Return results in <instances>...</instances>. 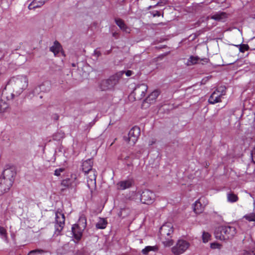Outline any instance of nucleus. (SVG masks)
I'll use <instances>...</instances> for the list:
<instances>
[{
    "label": "nucleus",
    "instance_id": "f257e3e1",
    "mask_svg": "<svg viewBox=\"0 0 255 255\" xmlns=\"http://www.w3.org/2000/svg\"><path fill=\"white\" fill-rule=\"evenodd\" d=\"M16 175L15 167L6 165L0 176V196L8 192L12 187Z\"/></svg>",
    "mask_w": 255,
    "mask_h": 255
},
{
    "label": "nucleus",
    "instance_id": "f03ea898",
    "mask_svg": "<svg viewBox=\"0 0 255 255\" xmlns=\"http://www.w3.org/2000/svg\"><path fill=\"white\" fill-rule=\"evenodd\" d=\"M10 83L12 85L13 92L16 96H18L27 88L28 80L25 76H17L11 78Z\"/></svg>",
    "mask_w": 255,
    "mask_h": 255
},
{
    "label": "nucleus",
    "instance_id": "7ed1b4c3",
    "mask_svg": "<svg viewBox=\"0 0 255 255\" xmlns=\"http://www.w3.org/2000/svg\"><path fill=\"white\" fill-rule=\"evenodd\" d=\"M236 234V228L230 226L219 227L215 232L216 238L220 240H226L232 239Z\"/></svg>",
    "mask_w": 255,
    "mask_h": 255
},
{
    "label": "nucleus",
    "instance_id": "20e7f679",
    "mask_svg": "<svg viewBox=\"0 0 255 255\" xmlns=\"http://www.w3.org/2000/svg\"><path fill=\"white\" fill-rule=\"evenodd\" d=\"M122 76V73H116L110 76L108 79L102 80L99 83V88L103 91L113 90L119 83Z\"/></svg>",
    "mask_w": 255,
    "mask_h": 255
},
{
    "label": "nucleus",
    "instance_id": "39448f33",
    "mask_svg": "<svg viewBox=\"0 0 255 255\" xmlns=\"http://www.w3.org/2000/svg\"><path fill=\"white\" fill-rule=\"evenodd\" d=\"M93 164V162L92 159H88L84 161L82 165V171L85 172V174H91L88 177L89 179V180H88V186L89 185V181L93 183L95 185L96 184V175L95 173L96 171L95 170H93L92 169Z\"/></svg>",
    "mask_w": 255,
    "mask_h": 255
},
{
    "label": "nucleus",
    "instance_id": "423d86ee",
    "mask_svg": "<svg viewBox=\"0 0 255 255\" xmlns=\"http://www.w3.org/2000/svg\"><path fill=\"white\" fill-rule=\"evenodd\" d=\"M65 217L64 214L61 212L57 210L55 212V232L54 234L56 236L61 235V231L63 230L65 226Z\"/></svg>",
    "mask_w": 255,
    "mask_h": 255
},
{
    "label": "nucleus",
    "instance_id": "0eeeda50",
    "mask_svg": "<svg viewBox=\"0 0 255 255\" xmlns=\"http://www.w3.org/2000/svg\"><path fill=\"white\" fill-rule=\"evenodd\" d=\"M148 89V86L144 83L137 84L134 87L130 94V96H133L134 100H141L145 95Z\"/></svg>",
    "mask_w": 255,
    "mask_h": 255
},
{
    "label": "nucleus",
    "instance_id": "6e6552de",
    "mask_svg": "<svg viewBox=\"0 0 255 255\" xmlns=\"http://www.w3.org/2000/svg\"><path fill=\"white\" fill-rule=\"evenodd\" d=\"M140 134V128L137 126H134L130 129L128 134L124 136L123 138L125 141L134 145L137 141Z\"/></svg>",
    "mask_w": 255,
    "mask_h": 255
},
{
    "label": "nucleus",
    "instance_id": "1a4fd4ad",
    "mask_svg": "<svg viewBox=\"0 0 255 255\" xmlns=\"http://www.w3.org/2000/svg\"><path fill=\"white\" fill-rule=\"evenodd\" d=\"M155 195L148 189L143 190L140 194V201L142 204L151 205L155 201Z\"/></svg>",
    "mask_w": 255,
    "mask_h": 255
},
{
    "label": "nucleus",
    "instance_id": "9d476101",
    "mask_svg": "<svg viewBox=\"0 0 255 255\" xmlns=\"http://www.w3.org/2000/svg\"><path fill=\"white\" fill-rule=\"evenodd\" d=\"M189 247V243L183 240L178 241L176 245L172 247V252L176 255L183 253Z\"/></svg>",
    "mask_w": 255,
    "mask_h": 255
},
{
    "label": "nucleus",
    "instance_id": "9b49d317",
    "mask_svg": "<svg viewBox=\"0 0 255 255\" xmlns=\"http://www.w3.org/2000/svg\"><path fill=\"white\" fill-rule=\"evenodd\" d=\"M71 230L74 241L75 243H78L81 240L85 229H82L80 227H75V224H74L72 227Z\"/></svg>",
    "mask_w": 255,
    "mask_h": 255
},
{
    "label": "nucleus",
    "instance_id": "f8f14e48",
    "mask_svg": "<svg viewBox=\"0 0 255 255\" xmlns=\"http://www.w3.org/2000/svg\"><path fill=\"white\" fill-rule=\"evenodd\" d=\"M134 184V181L132 179L121 181L117 183L118 189L119 190H125L131 187Z\"/></svg>",
    "mask_w": 255,
    "mask_h": 255
},
{
    "label": "nucleus",
    "instance_id": "ddd939ff",
    "mask_svg": "<svg viewBox=\"0 0 255 255\" xmlns=\"http://www.w3.org/2000/svg\"><path fill=\"white\" fill-rule=\"evenodd\" d=\"M160 94V92L158 90H155L153 91L152 93H151L148 97L145 98L143 102L142 105H143L145 103H148L149 104H151L153 103L157 98Z\"/></svg>",
    "mask_w": 255,
    "mask_h": 255
},
{
    "label": "nucleus",
    "instance_id": "4468645a",
    "mask_svg": "<svg viewBox=\"0 0 255 255\" xmlns=\"http://www.w3.org/2000/svg\"><path fill=\"white\" fill-rule=\"evenodd\" d=\"M159 233L162 237L166 238L170 236L173 233L172 227H170L166 225H162L159 230Z\"/></svg>",
    "mask_w": 255,
    "mask_h": 255
},
{
    "label": "nucleus",
    "instance_id": "2eb2a0df",
    "mask_svg": "<svg viewBox=\"0 0 255 255\" xmlns=\"http://www.w3.org/2000/svg\"><path fill=\"white\" fill-rule=\"evenodd\" d=\"M45 86V83H42V84L36 87L34 89L30 90L27 93L26 96L31 98L35 95L38 94L41 92H44L43 87Z\"/></svg>",
    "mask_w": 255,
    "mask_h": 255
},
{
    "label": "nucleus",
    "instance_id": "dca6fc26",
    "mask_svg": "<svg viewBox=\"0 0 255 255\" xmlns=\"http://www.w3.org/2000/svg\"><path fill=\"white\" fill-rule=\"evenodd\" d=\"M228 17V14L223 11H219L212 15L211 18L218 21H225Z\"/></svg>",
    "mask_w": 255,
    "mask_h": 255
},
{
    "label": "nucleus",
    "instance_id": "f3484780",
    "mask_svg": "<svg viewBox=\"0 0 255 255\" xmlns=\"http://www.w3.org/2000/svg\"><path fill=\"white\" fill-rule=\"evenodd\" d=\"M221 95L217 92H214L210 96L208 102L211 104H215L221 102Z\"/></svg>",
    "mask_w": 255,
    "mask_h": 255
},
{
    "label": "nucleus",
    "instance_id": "a211bd4d",
    "mask_svg": "<svg viewBox=\"0 0 255 255\" xmlns=\"http://www.w3.org/2000/svg\"><path fill=\"white\" fill-rule=\"evenodd\" d=\"M62 50L61 44L57 40L54 42L53 45L50 47V51L52 52L55 55L58 54Z\"/></svg>",
    "mask_w": 255,
    "mask_h": 255
},
{
    "label": "nucleus",
    "instance_id": "6ab92c4d",
    "mask_svg": "<svg viewBox=\"0 0 255 255\" xmlns=\"http://www.w3.org/2000/svg\"><path fill=\"white\" fill-rule=\"evenodd\" d=\"M46 0H33L28 5L29 9H34L43 5Z\"/></svg>",
    "mask_w": 255,
    "mask_h": 255
},
{
    "label": "nucleus",
    "instance_id": "aec40b11",
    "mask_svg": "<svg viewBox=\"0 0 255 255\" xmlns=\"http://www.w3.org/2000/svg\"><path fill=\"white\" fill-rule=\"evenodd\" d=\"M80 227L82 229H85L87 226V219L85 215H82L80 216L77 224L75 227Z\"/></svg>",
    "mask_w": 255,
    "mask_h": 255
},
{
    "label": "nucleus",
    "instance_id": "412c9836",
    "mask_svg": "<svg viewBox=\"0 0 255 255\" xmlns=\"http://www.w3.org/2000/svg\"><path fill=\"white\" fill-rule=\"evenodd\" d=\"M254 39L249 42V45L245 44H241L239 45H236L235 46L239 47V50L241 52L244 53L246 51H248L249 49H255V47L250 48L252 43L253 42Z\"/></svg>",
    "mask_w": 255,
    "mask_h": 255
},
{
    "label": "nucleus",
    "instance_id": "4be33fe9",
    "mask_svg": "<svg viewBox=\"0 0 255 255\" xmlns=\"http://www.w3.org/2000/svg\"><path fill=\"white\" fill-rule=\"evenodd\" d=\"M193 211L196 214H200L203 211V207L202 204L199 200H197L192 205Z\"/></svg>",
    "mask_w": 255,
    "mask_h": 255
},
{
    "label": "nucleus",
    "instance_id": "5701e85b",
    "mask_svg": "<svg viewBox=\"0 0 255 255\" xmlns=\"http://www.w3.org/2000/svg\"><path fill=\"white\" fill-rule=\"evenodd\" d=\"M108 224L107 221L104 218H100L99 221L96 224V227L98 229H104Z\"/></svg>",
    "mask_w": 255,
    "mask_h": 255
},
{
    "label": "nucleus",
    "instance_id": "b1692460",
    "mask_svg": "<svg viewBox=\"0 0 255 255\" xmlns=\"http://www.w3.org/2000/svg\"><path fill=\"white\" fill-rule=\"evenodd\" d=\"M227 200L229 202L234 203L239 200V198L236 194L231 192L227 194Z\"/></svg>",
    "mask_w": 255,
    "mask_h": 255
},
{
    "label": "nucleus",
    "instance_id": "393cba45",
    "mask_svg": "<svg viewBox=\"0 0 255 255\" xmlns=\"http://www.w3.org/2000/svg\"><path fill=\"white\" fill-rule=\"evenodd\" d=\"M48 253H49L48 250L37 249L30 251L28 254V255H43Z\"/></svg>",
    "mask_w": 255,
    "mask_h": 255
},
{
    "label": "nucleus",
    "instance_id": "a878e982",
    "mask_svg": "<svg viewBox=\"0 0 255 255\" xmlns=\"http://www.w3.org/2000/svg\"><path fill=\"white\" fill-rule=\"evenodd\" d=\"M115 22L116 24L122 30L127 31L126 29L128 28L127 25L125 24L123 20L121 18H116Z\"/></svg>",
    "mask_w": 255,
    "mask_h": 255
},
{
    "label": "nucleus",
    "instance_id": "bb28decb",
    "mask_svg": "<svg viewBox=\"0 0 255 255\" xmlns=\"http://www.w3.org/2000/svg\"><path fill=\"white\" fill-rule=\"evenodd\" d=\"M200 58L198 56H191L188 59V65H192L199 63Z\"/></svg>",
    "mask_w": 255,
    "mask_h": 255
},
{
    "label": "nucleus",
    "instance_id": "cd10ccee",
    "mask_svg": "<svg viewBox=\"0 0 255 255\" xmlns=\"http://www.w3.org/2000/svg\"><path fill=\"white\" fill-rule=\"evenodd\" d=\"M158 248L156 246H147L143 249L141 252L143 255H147L150 251H156Z\"/></svg>",
    "mask_w": 255,
    "mask_h": 255
},
{
    "label": "nucleus",
    "instance_id": "c85d7f7f",
    "mask_svg": "<svg viewBox=\"0 0 255 255\" xmlns=\"http://www.w3.org/2000/svg\"><path fill=\"white\" fill-rule=\"evenodd\" d=\"M171 236L166 237L165 241H163L162 243L165 247H170L173 244V241L171 239Z\"/></svg>",
    "mask_w": 255,
    "mask_h": 255
},
{
    "label": "nucleus",
    "instance_id": "c756f323",
    "mask_svg": "<svg viewBox=\"0 0 255 255\" xmlns=\"http://www.w3.org/2000/svg\"><path fill=\"white\" fill-rule=\"evenodd\" d=\"M61 184L65 188H69L72 184L71 180L69 178L64 179L62 181Z\"/></svg>",
    "mask_w": 255,
    "mask_h": 255
},
{
    "label": "nucleus",
    "instance_id": "7c9ffc66",
    "mask_svg": "<svg viewBox=\"0 0 255 255\" xmlns=\"http://www.w3.org/2000/svg\"><path fill=\"white\" fill-rule=\"evenodd\" d=\"M244 218L250 222L255 221V213H251L247 214L244 216Z\"/></svg>",
    "mask_w": 255,
    "mask_h": 255
},
{
    "label": "nucleus",
    "instance_id": "2f4dec72",
    "mask_svg": "<svg viewBox=\"0 0 255 255\" xmlns=\"http://www.w3.org/2000/svg\"><path fill=\"white\" fill-rule=\"evenodd\" d=\"M7 108L6 103L2 99H0V112H3Z\"/></svg>",
    "mask_w": 255,
    "mask_h": 255
},
{
    "label": "nucleus",
    "instance_id": "473e14b6",
    "mask_svg": "<svg viewBox=\"0 0 255 255\" xmlns=\"http://www.w3.org/2000/svg\"><path fill=\"white\" fill-rule=\"evenodd\" d=\"M226 88L225 87H219L215 92H217L219 95H221V97L222 96L225 95L226 94Z\"/></svg>",
    "mask_w": 255,
    "mask_h": 255
},
{
    "label": "nucleus",
    "instance_id": "72a5a7b5",
    "mask_svg": "<svg viewBox=\"0 0 255 255\" xmlns=\"http://www.w3.org/2000/svg\"><path fill=\"white\" fill-rule=\"evenodd\" d=\"M211 237L210 235L208 233L204 232L202 234V240L204 243H207Z\"/></svg>",
    "mask_w": 255,
    "mask_h": 255
},
{
    "label": "nucleus",
    "instance_id": "f704fd0d",
    "mask_svg": "<svg viewBox=\"0 0 255 255\" xmlns=\"http://www.w3.org/2000/svg\"><path fill=\"white\" fill-rule=\"evenodd\" d=\"M65 171L64 168H59L56 169L54 171V174L56 176H59L61 175V173Z\"/></svg>",
    "mask_w": 255,
    "mask_h": 255
},
{
    "label": "nucleus",
    "instance_id": "c9c22d12",
    "mask_svg": "<svg viewBox=\"0 0 255 255\" xmlns=\"http://www.w3.org/2000/svg\"><path fill=\"white\" fill-rule=\"evenodd\" d=\"M167 1V0H160L155 5H153V7H156V6H163L166 4Z\"/></svg>",
    "mask_w": 255,
    "mask_h": 255
},
{
    "label": "nucleus",
    "instance_id": "e433bc0d",
    "mask_svg": "<svg viewBox=\"0 0 255 255\" xmlns=\"http://www.w3.org/2000/svg\"><path fill=\"white\" fill-rule=\"evenodd\" d=\"M6 231L4 228L0 226V235L2 237H6Z\"/></svg>",
    "mask_w": 255,
    "mask_h": 255
},
{
    "label": "nucleus",
    "instance_id": "4c0bfd02",
    "mask_svg": "<svg viewBox=\"0 0 255 255\" xmlns=\"http://www.w3.org/2000/svg\"><path fill=\"white\" fill-rule=\"evenodd\" d=\"M221 245L217 243H212L210 244V247L211 249H216L220 248Z\"/></svg>",
    "mask_w": 255,
    "mask_h": 255
},
{
    "label": "nucleus",
    "instance_id": "58836bf2",
    "mask_svg": "<svg viewBox=\"0 0 255 255\" xmlns=\"http://www.w3.org/2000/svg\"><path fill=\"white\" fill-rule=\"evenodd\" d=\"M251 157L253 162L255 164V147H254L251 152Z\"/></svg>",
    "mask_w": 255,
    "mask_h": 255
},
{
    "label": "nucleus",
    "instance_id": "ea45409f",
    "mask_svg": "<svg viewBox=\"0 0 255 255\" xmlns=\"http://www.w3.org/2000/svg\"><path fill=\"white\" fill-rule=\"evenodd\" d=\"M124 73H125L127 76L129 77L131 76L133 74V72L131 70H127V71L125 72L123 71L121 72H119V73H122L123 75Z\"/></svg>",
    "mask_w": 255,
    "mask_h": 255
},
{
    "label": "nucleus",
    "instance_id": "a19ab883",
    "mask_svg": "<svg viewBox=\"0 0 255 255\" xmlns=\"http://www.w3.org/2000/svg\"><path fill=\"white\" fill-rule=\"evenodd\" d=\"M254 252L249 251L247 250H244L242 255H254Z\"/></svg>",
    "mask_w": 255,
    "mask_h": 255
},
{
    "label": "nucleus",
    "instance_id": "79ce46f5",
    "mask_svg": "<svg viewBox=\"0 0 255 255\" xmlns=\"http://www.w3.org/2000/svg\"><path fill=\"white\" fill-rule=\"evenodd\" d=\"M209 61V59L207 58H202L199 59V63H201L202 64L204 63H207Z\"/></svg>",
    "mask_w": 255,
    "mask_h": 255
},
{
    "label": "nucleus",
    "instance_id": "37998d69",
    "mask_svg": "<svg viewBox=\"0 0 255 255\" xmlns=\"http://www.w3.org/2000/svg\"><path fill=\"white\" fill-rule=\"evenodd\" d=\"M94 54L97 57H99L101 55V53L100 51L98 50V49H96L94 51Z\"/></svg>",
    "mask_w": 255,
    "mask_h": 255
},
{
    "label": "nucleus",
    "instance_id": "c03bdc74",
    "mask_svg": "<svg viewBox=\"0 0 255 255\" xmlns=\"http://www.w3.org/2000/svg\"><path fill=\"white\" fill-rule=\"evenodd\" d=\"M84 253L82 250H77L75 253V255H83Z\"/></svg>",
    "mask_w": 255,
    "mask_h": 255
},
{
    "label": "nucleus",
    "instance_id": "a18cd8bd",
    "mask_svg": "<svg viewBox=\"0 0 255 255\" xmlns=\"http://www.w3.org/2000/svg\"><path fill=\"white\" fill-rule=\"evenodd\" d=\"M153 16H159L160 15V13L158 11H155V13L153 14Z\"/></svg>",
    "mask_w": 255,
    "mask_h": 255
},
{
    "label": "nucleus",
    "instance_id": "49530a36",
    "mask_svg": "<svg viewBox=\"0 0 255 255\" xmlns=\"http://www.w3.org/2000/svg\"><path fill=\"white\" fill-rule=\"evenodd\" d=\"M112 48H111L110 50H107L104 53V54H107V55L110 54L112 52Z\"/></svg>",
    "mask_w": 255,
    "mask_h": 255
},
{
    "label": "nucleus",
    "instance_id": "de8ad7c7",
    "mask_svg": "<svg viewBox=\"0 0 255 255\" xmlns=\"http://www.w3.org/2000/svg\"><path fill=\"white\" fill-rule=\"evenodd\" d=\"M95 124V122L93 121L89 123L88 127L90 128Z\"/></svg>",
    "mask_w": 255,
    "mask_h": 255
},
{
    "label": "nucleus",
    "instance_id": "09e8293b",
    "mask_svg": "<svg viewBox=\"0 0 255 255\" xmlns=\"http://www.w3.org/2000/svg\"><path fill=\"white\" fill-rule=\"evenodd\" d=\"M125 211V209H122L121 210V211H120V212L119 213V216L120 217H122V214H123V212Z\"/></svg>",
    "mask_w": 255,
    "mask_h": 255
},
{
    "label": "nucleus",
    "instance_id": "8fccbe9b",
    "mask_svg": "<svg viewBox=\"0 0 255 255\" xmlns=\"http://www.w3.org/2000/svg\"><path fill=\"white\" fill-rule=\"evenodd\" d=\"M155 142H156V140L153 139L149 142V145H152V144H154L155 143Z\"/></svg>",
    "mask_w": 255,
    "mask_h": 255
},
{
    "label": "nucleus",
    "instance_id": "3c124183",
    "mask_svg": "<svg viewBox=\"0 0 255 255\" xmlns=\"http://www.w3.org/2000/svg\"><path fill=\"white\" fill-rule=\"evenodd\" d=\"M118 35V33L116 32H113L112 34L113 36L116 37V38H117Z\"/></svg>",
    "mask_w": 255,
    "mask_h": 255
},
{
    "label": "nucleus",
    "instance_id": "603ef678",
    "mask_svg": "<svg viewBox=\"0 0 255 255\" xmlns=\"http://www.w3.org/2000/svg\"><path fill=\"white\" fill-rule=\"evenodd\" d=\"M166 45H164L163 46H161V47H156V48H158V49H160V48H165L166 47Z\"/></svg>",
    "mask_w": 255,
    "mask_h": 255
},
{
    "label": "nucleus",
    "instance_id": "864d4df0",
    "mask_svg": "<svg viewBox=\"0 0 255 255\" xmlns=\"http://www.w3.org/2000/svg\"><path fill=\"white\" fill-rule=\"evenodd\" d=\"M203 32V30H200L198 32V35H200L201 33H202Z\"/></svg>",
    "mask_w": 255,
    "mask_h": 255
},
{
    "label": "nucleus",
    "instance_id": "5fc2aeb1",
    "mask_svg": "<svg viewBox=\"0 0 255 255\" xmlns=\"http://www.w3.org/2000/svg\"><path fill=\"white\" fill-rule=\"evenodd\" d=\"M153 7H153V6L150 5V6H149L147 7V9H151V8H153Z\"/></svg>",
    "mask_w": 255,
    "mask_h": 255
},
{
    "label": "nucleus",
    "instance_id": "6e6d98bb",
    "mask_svg": "<svg viewBox=\"0 0 255 255\" xmlns=\"http://www.w3.org/2000/svg\"><path fill=\"white\" fill-rule=\"evenodd\" d=\"M59 118V116L57 115H55V117H54V119L55 120H58Z\"/></svg>",
    "mask_w": 255,
    "mask_h": 255
},
{
    "label": "nucleus",
    "instance_id": "4d7b16f0",
    "mask_svg": "<svg viewBox=\"0 0 255 255\" xmlns=\"http://www.w3.org/2000/svg\"><path fill=\"white\" fill-rule=\"evenodd\" d=\"M11 96H12V97H13V96H14V94H11Z\"/></svg>",
    "mask_w": 255,
    "mask_h": 255
},
{
    "label": "nucleus",
    "instance_id": "13d9d810",
    "mask_svg": "<svg viewBox=\"0 0 255 255\" xmlns=\"http://www.w3.org/2000/svg\"><path fill=\"white\" fill-rule=\"evenodd\" d=\"M196 24H197L198 25H199V23H198V22H197V23H196Z\"/></svg>",
    "mask_w": 255,
    "mask_h": 255
},
{
    "label": "nucleus",
    "instance_id": "bf43d9fd",
    "mask_svg": "<svg viewBox=\"0 0 255 255\" xmlns=\"http://www.w3.org/2000/svg\"><path fill=\"white\" fill-rule=\"evenodd\" d=\"M72 66H75V64H72Z\"/></svg>",
    "mask_w": 255,
    "mask_h": 255
},
{
    "label": "nucleus",
    "instance_id": "052dcab7",
    "mask_svg": "<svg viewBox=\"0 0 255 255\" xmlns=\"http://www.w3.org/2000/svg\"><path fill=\"white\" fill-rule=\"evenodd\" d=\"M254 255H255V252L254 253Z\"/></svg>",
    "mask_w": 255,
    "mask_h": 255
},
{
    "label": "nucleus",
    "instance_id": "680f3d73",
    "mask_svg": "<svg viewBox=\"0 0 255 255\" xmlns=\"http://www.w3.org/2000/svg\"><path fill=\"white\" fill-rule=\"evenodd\" d=\"M27 255H28V254Z\"/></svg>",
    "mask_w": 255,
    "mask_h": 255
}]
</instances>
